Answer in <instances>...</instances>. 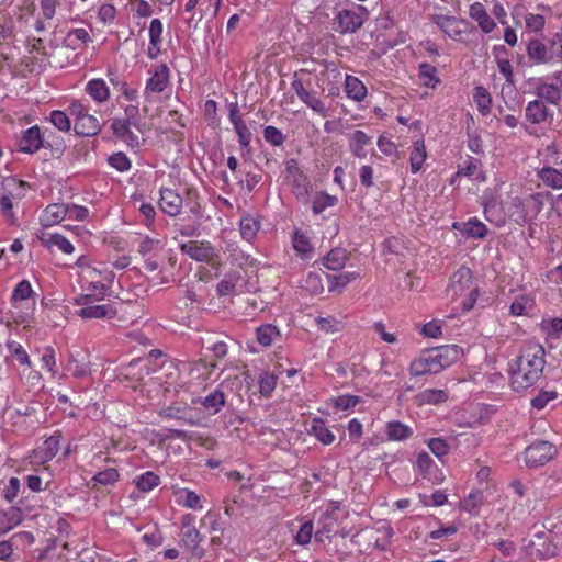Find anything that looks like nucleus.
<instances>
[{"mask_svg": "<svg viewBox=\"0 0 562 562\" xmlns=\"http://www.w3.org/2000/svg\"><path fill=\"white\" fill-rule=\"evenodd\" d=\"M59 443V436H50L41 447L34 450V458L41 463L50 461L58 453Z\"/></svg>", "mask_w": 562, "mask_h": 562, "instance_id": "412c9836", "label": "nucleus"}, {"mask_svg": "<svg viewBox=\"0 0 562 562\" xmlns=\"http://www.w3.org/2000/svg\"><path fill=\"white\" fill-rule=\"evenodd\" d=\"M257 340L263 347L271 346L272 342L280 337V331L277 326L266 324L257 328Z\"/></svg>", "mask_w": 562, "mask_h": 562, "instance_id": "f704fd0d", "label": "nucleus"}, {"mask_svg": "<svg viewBox=\"0 0 562 562\" xmlns=\"http://www.w3.org/2000/svg\"><path fill=\"white\" fill-rule=\"evenodd\" d=\"M200 223L199 222H186L184 218H180L176 223L177 231L186 237H192L198 234Z\"/></svg>", "mask_w": 562, "mask_h": 562, "instance_id": "e2e57ef3", "label": "nucleus"}, {"mask_svg": "<svg viewBox=\"0 0 562 562\" xmlns=\"http://www.w3.org/2000/svg\"><path fill=\"white\" fill-rule=\"evenodd\" d=\"M170 71L166 64H160L146 82L144 90L145 98L150 101L151 94H158L165 91L169 85Z\"/></svg>", "mask_w": 562, "mask_h": 562, "instance_id": "9d476101", "label": "nucleus"}, {"mask_svg": "<svg viewBox=\"0 0 562 562\" xmlns=\"http://www.w3.org/2000/svg\"><path fill=\"white\" fill-rule=\"evenodd\" d=\"M431 21L449 37L457 40L463 33V21L456 16L436 14L431 16Z\"/></svg>", "mask_w": 562, "mask_h": 562, "instance_id": "4468645a", "label": "nucleus"}, {"mask_svg": "<svg viewBox=\"0 0 562 562\" xmlns=\"http://www.w3.org/2000/svg\"><path fill=\"white\" fill-rule=\"evenodd\" d=\"M234 130L238 136V142L243 148H249L250 146V138H251V132L246 125V123H238L236 126H234Z\"/></svg>", "mask_w": 562, "mask_h": 562, "instance_id": "338daca9", "label": "nucleus"}, {"mask_svg": "<svg viewBox=\"0 0 562 562\" xmlns=\"http://www.w3.org/2000/svg\"><path fill=\"white\" fill-rule=\"evenodd\" d=\"M91 41L89 32L82 27L70 30L65 38L66 45L74 50L82 48Z\"/></svg>", "mask_w": 562, "mask_h": 562, "instance_id": "c756f323", "label": "nucleus"}, {"mask_svg": "<svg viewBox=\"0 0 562 562\" xmlns=\"http://www.w3.org/2000/svg\"><path fill=\"white\" fill-rule=\"evenodd\" d=\"M0 213L9 225H18L19 220L13 211L11 195L3 194L0 196Z\"/></svg>", "mask_w": 562, "mask_h": 562, "instance_id": "c03bdc74", "label": "nucleus"}, {"mask_svg": "<svg viewBox=\"0 0 562 562\" xmlns=\"http://www.w3.org/2000/svg\"><path fill=\"white\" fill-rule=\"evenodd\" d=\"M180 249L191 259L200 262L215 265L218 256L215 254L214 247L209 241L190 240L181 244Z\"/></svg>", "mask_w": 562, "mask_h": 562, "instance_id": "1a4fd4ad", "label": "nucleus"}, {"mask_svg": "<svg viewBox=\"0 0 562 562\" xmlns=\"http://www.w3.org/2000/svg\"><path fill=\"white\" fill-rule=\"evenodd\" d=\"M74 131L78 136L91 137L100 133L101 124L94 115L89 113L80 122H75Z\"/></svg>", "mask_w": 562, "mask_h": 562, "instance_id": "393cba45", "label": "nucleus"}, {"mask_svg": "<svg viewBox=\"0 0 562 562\" xmlns=\"http://www.w3.org/2000/svg\"><path fill=\"white\" fill-rule=\"evenodd\" d=\"M133 124H125L121 119H114L111 124L113 134L124 142L127 146L135 148L140 144L138 134L131 130Z\"/></svg>", "mask_w": 562, "mask_h": 562, "instance_id": "dca6fc26", "label": "nucleus"}, {"mask_svg": "<svg viewBox=\"0 0 562 562\" xmlns=\"http://www.w3.org/2000/svg\"><path fill=\"white\" fill-rule=\"evenodd\" d=\"M430 451L438 458L446 456L449 452V445L442 438H431L428 441Z\"/></svg>", "mask_w": 562, "mask_h": 562, "instance_id": "0e129e2a", "label": "nucleus"}, {"mask_svg": "<svg viewBox=\"0 0 562 562\" xmlns=\"http://www.w3.org/2000/svg\"><path fill=\"white\" fill-rule=\"evenodd\" d=\"M49 120L52 124L61 132H69L71 130L70 119L64 111H52Z\"/></svg>", "mask_w": 562, "mask_h": 562, "instance_id": "09e8293b", "label": "nucleus"}, {"mask_svg": "<svg viewBox=\"0 0 562 562\" xmlns=\"http://www.w3.org/2000/svg\"><path fill=\"white\" fill-rule=\"evenodd\" d=\"M535 94L537 100H542L543 103L558 105L562 99V89L554 83L540 82L535 89Z\"/></svg>", "mask_w": 562, "mask_h": 562, "instance_id": "6ab92c4d", "label": "nucleus"}, {"mask_svg": "<svg viewBox=\"0 0 562 562\" xmlns=\"http://www.w3.org/2000/svg\"><path fill=\"white\" fill-rule=\"evenodd\" d=\"M543 207L540 194H529L521 199L512 198L508 207V216L517 224L524 225L535 220Z\"/></svg>", "mask_w": 562, "mask_h": 562, "instance_id": "7ed1b4c3", "label": "nucleus"}, {"mask_svg": "<svg viewBox=\"0 0 562 562\" xmlns=\"http://www.w3.org/2000/svg\"><path fill=\"white\" fill-rule=\"evenodd\" d=\"M124 119H121L123 123L125 124H133L134 127H136L139 131V123H140V116H139V109L137 104H130L124 110Z\"/></svg>", "mask_w": 562, "mask_h": 562, "instance_id": "680f3d73", "label": "nucleus"}, {"mask_svg": "<svg viewBox=\"0 0 562 562\" xmlns=\"http://www.w3.org/2000/svg\"><path fill=\"white\" fill-rule=\"evenodd\" d=\"M558 398L555 391H541L531 400V406L536 409H543L551 401Z\"/></svg>", "mask_w": 562, "mask_h": 562, "instance_id": "13d9d810", "label": "nucleus"}, {"mask_svg": "<svg viewBox=\"0 0 562 562\" xmlns=\"http://www.w3.org/2000/svg\"><path fill=\"white\" fill-rule=\"evenodd\" d=\"M263 138L272 146H281L285 140L283 133L272 125H268L263 128Z\"/></svg>", "mask_w": 562, "mask_h": 562, "instance_id": "603ef678", "label": "nucleus"}, {"mask_svg": "<svg viewBox=\"0 0 562 562\" xmlns=\"http://www.w3.org/2000/svg\"><path fill=\"white\" fill-rule=\"evenodd\" d=\"M469 14L475 20L484 33H490L496 26L494 20L487 14L484 7L476 2L470 7Z\"/></svg>", "mask_w": 562, "mask_h": 562, "instance_id": "a878e982", "label": "nucleus"}, {"mask_svg": "<svg viewBox=\"0 0 562 562\" xmlns=\"http://www.w3.org/2000/svg\"><path fill=\"white\" fill-rule=\"evenodd\" d=\"M371 144L372 136L368 135L363 131L357 130L349 136V148L352 155L357 158H366L368 155L366 146Z\"/></svg>", "mask_w": 562, "mask_h": 562, "instance_id": "aec40b11", "label": "nucleus"}, {"mask_svg": "<svg viewBox=\"0 0 562 562\" xmlns=\"http://www.w3.org/2000/svg\"><path fill=\"white\" fill-rule=\"evenodd\" d=\"M46 243L49 246L58 247L64 254H71L75 249L72 244L64 235L57 233L50 234Z\"/></svg>", "mask_w": 562, "mask_h": 562, "instance_id": "864d4df0", "label": "nucleus"}, {"mask_svg": "<svg viewBox=\"0 0 562 562\" xmlns=\"http://www.w3.org/2000/svg\"><path fill=\"white\" fill-rule=\"evenodd\" d=\"M544 366L543 347L535 342L525 344L519 355L508 363L512 389L521 392L535 385L541 379Z\"/></svg>", "mask_w": 562, "mask_h": 562, "instance_id": "f257e3e1", "label": "nucleus"}, {"mask_svg": "<svg viewBox=\"0 0 562 562\" xmlns=\"http://www.w3.org/2000/svg\"><path fill=\"white\" fill-rule=\"evenodd\" d=\"M33 290L31 283L27 280L20 281L12 293L13 302L25 301L31 297Z\"/></svg>", "mask_w": 562, "mask_h": 562, "instance_id": "4d7b16f0", "label": "nucleus"}, {"mask_svg": "<svg viewBox=\"0 0 562 562\" xmlns=\"http://www.w3.org/2000/svg\"><path fill=\"white\" fill-rule=\"evenodd\" d=\"M239 227L241 237L251 241L260 229V222L251 215H244L240 218Z\"/></svg>", "mask_w": 562, "mask_h": 562, "instance_id": "473e14b6", "label": "nucleus"}, {"mask_svg": "<svg viewBox=\"0 0 562 562\" xmlns=\"http://www.w3.org/2000/svg\"><path fill=\"white\" fill-rule=\"evenodd\" d=\"M111 167L116 170L124 172L131 168V161L124 153H115L111 155L108 159Z\"/></svg>", "mask_w": 562, "mask_h": 562, "instance_id": "052dcab7", "label": "nucleus"}, {"mask_svg": "<svg viewBox=\"0 0 562 562\" xmlns=\"http://www.w3.org/2000/svg\"><path fill=\"white\" fill-rule=\"evenodd\" d=\"M68 110L75 122H80L86 115L89 114L88 106L79 100L72 101L69 104Z\"/></svg>", "mask_w": 562, "mask_h": 562, "instance_id": "69168bd1", "label": "nucleus"}, {"mask_svg": "<svg viewBox=\"0 0 562 562\" xmlns=\"http://www.w3.org/2000/svg\"><path fill=\"white\" fill-rule=\"evenodd\" d=\"M447 294L451 300L465 295L461 303L463 311L473 308L477 300L479 288L473 285V276L470 268L462 266L451 276Z\"/></svg>", "mask_w": 562, "mask_h": 562, "instance_id": "f03ea898", "label": "nucleus"}, {"mask_svg": "<svg viewBox=\"0 0 562 562\" xmlns=\"http://www.w3.org/2000/svg\"><path fill=\"white\" fill-rule=\"evenodd\" d=\"M385 434L391 441H402L408 439L413 435V430L401 422H389L385 426Z\"/></svg>", "mask_w": 562, "mask_h": 562, "instance_id": "cd10ccee", "label": "nucleus"}, {"mask_svg": "<svg viewBox=\"0 0 562 562\" xmlns=\"http://www.w3.org/2000/svg\"><path fill=\"white\" fill-rule=\"evenodd\" d=\"M119 472L113 469H106L104 471L98 472L93 477L92 481L95 484L100 485H112L119 480Z\"/></svg>", "mask_w": 562, "mask_h": 562, "instance_id": "5fc2aeb1", "label": "nucleus"}, {"mask_svg": "<svg viewBox=\"0 0 562 562\" xmlns=\"http://www.w3.org/2000/svg\"><path fill=\"white\" fill-rule=\"evenodd\" d=\"M201 404L205 409L216 414L225 404V394L220 390H215L206 395Z\"/></svg>", "mask_w": 562, "mask_h": 562, "instance_id": "a19ab883", "label": "nucleus"}, {"mask_svg": "<svg viewBox=\"0 0 562 562\" xmlns=\"http://www.w3.org/2000/svg\"><path fill=\"white\" fill-rule=\"evenodd\" d=\"M557 454L554 445L547 440H537L529 445L524 451L525 463L528 468L544 465Z\"/></svg>", "mask_w": 562, "mask_h": 562, "instance_id": "0eeeda50", "label": "nucleus"}, {"mask_svg": "<svg viewBox=\"0 0 562 562\" xmlns=\"http://www.w3.org/2000/svg\"><path fill=\"white\" fill-rule=\"evenodd\" d=\"M311 431L324 445H330L335 440V435L328 429L323 419H313Z\"/></svg>", "mask_w": 562, "mask_h": 562, "instance_id": "c9c22d12", "label": "nucleus"}, {"mask_svg": "<svg viewBox=\"0 0 562 562\" xmlns=\"http://www.w3.org/2000/svg\"><path fill=\"white\" fill-rule=\"evenodd\" d=\"M300 100L307 105L311 110L319 114L322 117L328 116V109L321 100L316 91L308 89Z\"/></svg>", "mask_w": 562, "mask_h": 562, "instance_id": "7c9ffc66", "label": "nucleus"}, {"mask_svg": "<svg viewBox=\"0 0 562 562\" xmlns=\"http://www.w3.org/2000/svg\"><path fill=\"white\" fill-rule=\"evenodd\" d=\"M345 91L347 97L355 101H362L367 95L366 86L357 77L350 75L346 76Z\"/></svg>", "mask_w": 562, "mask_h": 562, "instance_id": "c85d7f7f", "label": "nucleus"}, {"mask_svg": "<svg viewBox=\"0 0 562 562\" xmlns=\"http://www.w3.org/2000/svg\"><path fill=\"white\" fill-rule=\"evenodd\" d=\"M464 232L471 237L483 238L486 236L487 228L477 218H471L465 223Z\"/></svg>", "mask_w": 562, "mask_h": 562, "instance_id": "3c124183", "label": "nucleus"}, {"mask_svg": "<svg viewBox=\"0 0 562 562\" xmlns=\"http://www.w3.org/2000/svg\"><path fill=\"white\" fill-rule=\"evenodd\" d=\"M52 135L53 132L47 130L42 132L38 125L31 126L22 132L18 144L19 149L22 153L34 154L42 147L52 148L53 145L49 140Z\"/></svg>", "mask_w": 562, "mask_h": 562, "instance_id": "423d86ee", "label": "nucleus"}, {"mask_svg": "<svg viewBox=\"0 0 562 562\" xmlns=\"http://www.w3.org/2000/svg\"><path fill=\"white\" fill-rule=\"evenodd\" d=\"M162 248V244L160 239L153 238L149 236L144 237L139 245L137 251L143 256H147L156 252L157 250Z\"/></svg>", "mask_w": 562, "mask_h": 562, "instance_id": "8fccbe9b", "label": "nucleus"}, {"mask_svg": "<svg viewBox=\"0 0 562 562\" xmlns=\"http://www.w3.org/2000/svg\"><path fill=\"white\" fill-rule=\"evenodd\" d=\"M160 483V479L154 472H145L136 480V485L142 492H149Z\"/></svg>", "mask_w": 562, "mask_h": 562, "instance_id": "de8ad7c7", "label": "nucleus"}, {"mask_svg": "<svg viewBox=\"0 0 562 562\" xmlns=\"http://www.w3.org/2000/svg\"><path fill=\"white\" fill-rule=\"evenodd\" d=\"M202 541V535L196 528H189L188 530H182L181 532V543L191 553L198 558L204 555V550L200 547Z\"/></svg>", "mask_w": 562, "mask_h": 562, "instance_id": "5701e85b", "label": "nucleus"}, {"mask_svg": "<svg viewBox=\"0 0 562 562\" xmlns=\"http://www.w3.org/2000/svg\"><path fill=\"white\" fill-rule=\"evenodd\" d=\"M162 34V23L159 19H154L149 25V46L147 55L150 59H156L160 53Z\"/></svg>", "mask_w": 562, "mask_h": 562, "instance_id": "b1692460", "label": "nucleus"}, {"mask_svg": "<svg viewBox=\"0 0 562 562\" xmlns=\"http://www.w3.org/2000/svg\"><path fill=\"white\" fill-rule=\"evenodd\" d=\"M533 302L527 296L516 297L510 305V313L515 316L527 315L532 310Z\"/></svg>", "mask_w": 562, "mask_h": 562, "instance_id": "49530a36", "label": "nucleus"}, {"mask_svg": "<svg viewBox=\"0 0 562 562\" xmlns=\"http://www.w3.org/2000/svg\"><path fill=\"white\" fill-rule=\"evenodd\" d=\"M68 214V206L64 203L49 204L41 216V223L44 227H50L60 223Z\"/></svg>", "mask_w": 562, "mask_h": 562, "instance_id": "a211bd4d", "label": "nucleus"}, {"mask_svg": "<svg viewBox=\"0 0 562 562\" xmlns=\"http://www.w3.org/2000/svg\"><path fill=\"white\" fill-rule=\"evenodd\" d=\"M347 252L342 248L331 249L324 258L323 265L334 271H338L345 267Z\"/></svg>", "mask_w": 562, "mask_h": 562, "instance_id": "2f4dec72", "label": "nucleus"}, {"mask_svg": "<svg viewBox=\"0 0 562 562\" xmlns=\"http://www.w3.org/2000/svg\"><path fill=\"white\" fill-rule=\"evenodd\" d=\"M87 93L97 102L102 103L109 100L110 90L103 79H91L86 86Z\"/></svg>", "mask_w": 562, "mask_h": 562, "instance_id": "bb28decb", "label": "nucleus"}, {"mask_svg": "<svg viewBox=\"0 0 562 562\" xmlns=\"http://www.w3.org/2000/svg\"><path fill=\"white\" fill-rule=\"evenodd\" d=\"M473 100L482 115H487L491 112L492 97L484 87L477 86L474 88Z\"/></svg>", "mask_w": 562, "mask_h": 562, "instance_id": "72a5a7b5", "label": "nucleus"}, {"mask_svg": "<svg viewBox=\"0 0 562 562\" xmlns=\"http://www.w3.org/2000/svg\"><path fill=\"white\" fill-rule=\"evenodd\" d=\"M369 18V11L363 5H357L355 9H342L338 11L334 21L338 24L336 31L341 34L356 33L362 27Z\"/></svg>", "mask_w": 562, "mask_h": 562, "instance_id": "39448f33", "label": "nucleus"}, {"mask_svg": "<svg viewBox=\"0 0 562 562\" xmlns=\"http://www.w3.org/2000/svg\"><path fill=\"white\" fill-rule=\"evenodd\" d=\"M337 203V198L329 195L326 192H317L313 199L312 211L318 215L327 207L334 206Z\"/></svg>", "mask_w": 562, "mask_h": 562, "instance_id": "37998d69", "label": "nucleus"}, {"mask_svg": "<svg viewBox=\"0 0 562 562\" xmlns=\"http://www.w3.org/2000/svg\"><path fill=\"white\" fill-rule=\"evenodd\" d=\"M525 117L535 125L546 123L553 120V111H551L542 100H533L527 103L525 109Z\"/></svg>", "mask_w": 562, "mask_h": 562, "instance_id": "9b49d317", "label": "nucleus"}, {"mask_svg": "<svg viewBox=\"0 0 562 562\" xmlns=\"http://www.w3.org/2000/svg\"><path fill=\"white\" fill-rule=\"evenodd\" d=\"M78 356L80 355H71L67 366V370L75 378H83L90 373L89 362L85 359V357L79 359Z\"/></svg>", "mask_w": 562, "mask_h": 562, "instance_id": "79ce46f5", "label": "nucleus"}, {"mask_svg": "<svg viewBox=\"0 0 562 562\" xmlns=\"http://www.w3.org/2000/svg\"><path fill=\"white\" fill-rule=\"evenodd\" d=\"M360 403V397L356 395H341L335 400V407L341 411H347L355 407Z\"/></svg>", "mask_w": 562, "mask_h": 562, "instance_id": "774afa93", "label": "nucleus"}, {"mask_svg": "<svg viewBox=\"0 0 562 562\" xmlns=\"http://www.w3.org/2000/svg\"><path fill=\"white\" fill-rule=\"evenodd\" d=\"M419 78L427 88L434 89L440 82L436 67L428 63H422L419 65Z\"/></svg>", "mask_w": 562, "mask_h": 562, "instance_id": "58836bf2", "label": "nucleus"}, {"mask_svg": "<svg viewBox=\"0 0 562 562\" xmlns=\"http://www.w3.org/2000/svg\"><path fill=\"white\" fill-rule=\"evenodd\" d=\"M100 300L94 293H88L75 299L76 305L83 306L77 312L78 316L83 319L114 318L117 314L116 310L111 304H97Z\"/></svg>", "mask_w": 562, "mask_h": 562, "instance_id": "20e7f679", "label": "nucleus"}, {"mask_svg": "<svg viewBox=\"0 0 562 562\" xmlns=\"http://www.w3.org/2000/svg\"><path fill=\"white\" fill-rule=\"evenodd\" d=\"M430 352L442 371L459 359L461 349L457 345H446L431 349Z\"/></svg>", "mask_w": 562, "mask_h": 562, "instance_id": "2eb2a0df", "label": "nucleus"}, {"mask_svg": "<svg viewBox=\"0 0 562 562\" xmlns=\"http://www.w3.org/2000/svg\"><path fill=\"white\" fill-rule=\"evenodd\" d=\"M441 372L430 350L425 351L418 359H415L409 366V373L413 376L425 374H437Z\"/></svg>", "mask_w": 562, "mask_h": 562, "instance_id": "f8f14e48", "label": "nucleus"}, {"mask_svg": "<svg viewBox=\"0 0 562 562\" xmlns=\"http://www.w3.org/2000/svg\"><path fill=\"white\" fill-rule=\"evenodd\" d=\"M159 205L166 214L176 216L180 213L182 198L171 189H161Z\"/></svg>", "mask_w": 562, "mask_h": 562, "instance_id": "f3484780", "label": "nucleus"}, {"mask_svg": "<svg viewBox=\"0 0 562 562\" xmlns=\"http://www.w3.org/2000/svg\"><path fill=\"white\" fill-rule=\"evenodd\" d=\"M426 147L423 140H416L414 143L413 150L411 153V169L413 173L418 172L426 159Z\"/></svg>", "mask_w": 562, "mask_h": 562, "instance_id": "4c0bfd02", "label": "nucleus"}, {"mask_svg": "<svg viewBox=\"0 0 562 562\" xmlns=\"http://www.w3.org/2000/svg\"><path fill=\"white\" fill-rule=\"evenodd\" d=\"M542 183L553 190H562V159L555 166H543L537 171Z\"/></svg>", "mask_w": 562, "mask_h": 562, "instance_id": "ddd939ff", "label": "nucleus"}, {"mask_svg": "<svg viewBox=\"0 0 562 562\" xmlns=\"http://www.w3.org/2000/svg\"><path fill=\"white\" fill-rule=\"evenodd\" d=\"M180 504L183 507L191 508V509H201V499L200 496L190 490H183L180 494Z\"/></svg>", "mask_w": 562, "mask_h": 562, "instance_id": "6e6d98bb", "label": "nucleus"}, {"mask_svg": "<svg viewBox=\"0 0 562 562\" xmlns=\"http://www.w3.org/2000/svg\"><path fill=\"white\" fill-rule=\"evenodd\" d=\"M285 172V179L288 183L291 186V190L294 193V195L299 200L306 202L308 198L311 183L307 176L301 170L295 159H290L286 161Z\"/></svg>", "mask_w": 562, "mask_h": 562, "instance_id": "6e6552de", "label": "nucleus"}, {"mask_svg": "<svg viewBox=\"0 0 562 562\" xmlns=\"http://www.w3.org/2000/svg\"><path fill=\"white\" fill-rule=\"evenodd\" d=\"M237 279L236 274H226L217 284L218 295L226 296L234 293Z\"/></svg>", "mask_w": 562, "mask_h": 562, "instance_id": "bf43d9fd", "label": "nucleus"}, {"mask_svg": "<svg viewBox=\"0 0 562 562\" xmlns=\"http://www.w3.org/2000/svg\"><path fill=\"white\" fill-rule=\"evenodd\" d=\"M447 398L446 391L439 389H427L416 396L419 404H439L447 401Z\"/></svg>", "mask_w": 562, "mask_h": 562, "instance_id": "e433bc0d", "label": "nucleus"}, {"mask_svg": "<svg viewBox=\"0 0 562 562\" xmlns=\"http://www.w3.org/2000/svg\"><path fill=\"white\" fill-rule=\"evenodd\" d=\"M484 495L482 491H473L462 501L461 508L471 515H479Z\"/></svg>", "mask_w": 562, "mask_h": 562, "instance_id": "ea45409f", "label": "nucleus"}, {"mask_svg": "<svg viewBox=\"0 0 562 562\" xmlns=\"http://www.w3.org/2000/svg\"><path fill=\"white\" fill-rule=\"evenodd\" d=\"M18 509H14L12 513L0 514V535L9 532L20 524L21 519L18 515Z\"/></svg>", "mask_w": 562, "mask_h": 562, "instance_id": "a18cd8bd", "label": "nucleus"}, {"mask_svg": "<svg viewBox=\"0 0 562 562\" xmlns=\"http://www.w3.org/2000/svg\"><path fill=\"white\" fill-rule=\"evenodd\" d=\"M527 54L535 64H548L553 60L547 46L539 40H530L527 44Z\"/></svg>", "mask_w": 562, "mask_h": 562, "instance_id": "4be33fe9", "label": "nucleus"}]
</instances>
